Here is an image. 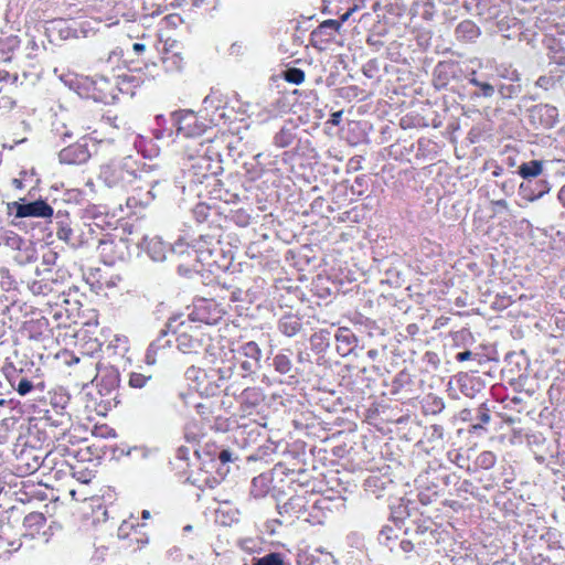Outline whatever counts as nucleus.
Instances as JSON below:
<instances>
[{
    "label": "nucleus",
    "mask_w": 565,
    "mask_h": 565,
    "mask_svg": "<svg viewBox=\"0 0 565 565\" xmlns=\"http://www.w3.org/2000/svg\"><path fill=\"white\" fill-rule=\"evenodd\" d=\"M277 327L284 335L291 338L301 330L302 323L297 315L286 313L278 320Z\"/></svg>",
    "instance_id": "nucleus-27"
},
{
    "label": "nucleus",
    "mask_w": 565,
    "mask_h": 565,
    "mask_svg": "<svg viewBox=\"0 0 565 565\" xmlns=\"http://www.w3.org/2000/svg\"><path fill=\"white\" fill-rule=\"evenodd\" d=\"M455 359L458 362L471 361L477 365H481L483 362H487V359L484 358L483 354L470 350L458 352Z\"/></svg>",
    "instance_id": "nucleus-46"
},
{
    "label": "nucleus",
    "mask_w": 565,
    "mask_h": 565,
    "mask_svg": "<svg viewBox=\"0 0 565 565\" xmlns=\"http://www.w3.org/2000/svg\"><path fill=\"white\" fill-rule=\"evenodd\" d=\"M282 78L288 83L299 85L305 81V72L297 67H288L282 72Z\"/></svg>",
    "instance_id": "nucleus-48"
},
{
    "label": "nucleus",
    "mask_w": 565,
    "mask_h": 565,
    "mask_svg": "<svg viewBox=\"0 0 565 565\" xmlns=\"http://www.w3.org/2000/svg\"><path fill=\"white\" fill-rule=\"evenodd\" d=\"M404 515L409 516L411 513L407 510V504L401 503L392 513V521L395 526L384 525L379 533L377 540L380 544L386 546L391 552L395 551L396 539L398 537L397 531L401 529Z\"/></svg>",
    "instance_id": "nucleus-10"
},
{
    "label": "nucleus",
    "mask_w": 565,
    "mask_h": 565,
    "mask_svg": "<svg viewBox=\"0 0 565 565\" xmlns=\"http://www.w3.org/2000/svg\"><path fill=\"white\" fill-rule=\"evenodd\" d=\"M551 184L547 180H530L519 185V195L526 202H535L542 199L551 191Z\"/></svg>",
    "instance_id": "nucleus-20"
},
{
    "label": "nucleus",
    "mask_w": 565,
    "mask_h": 565,
    "mask_svg": "<svg viewBox=\"0 0 565 565\" xmlns=\"http://www.w3.org/2000/svg\"><path fill=\"white\" fill-rule=\"evenodd\" d=\"M330 335L331 334L328 330H320L319 332L313 333L310 337L311 349L317 353L324 352L330 345Z\"/></svg>",
    "instance_id": "nucleus-39"
},
{
    "label": "nucleus",
    "mask_w": 565,
    "mask_h": 565,
    "mask_svg": "<svg viewBox=\"0 0 565 565\" xmlns=\"http://www.w3.org/2000/svg\"><path fill=\"white\" fill-rule=\"evenodd\" d=\"M491 210L494 215L501 214L503 212L509 213L510 212V205L507 200L500 199V200H492L490 202Z\"/></svg>",
    "instance_id": "nucleus-54"
},
{
    "label": "nucleus",
    "mask_w": 565,
    "mask_h": 565,
    "mask_svg": "<svg viewBox=\"0 0 565 565\" xmlns=\"http://www.w3.org/2000/svg\"><path fill=\"white\" fill-rule=\"evenodd\" d=\"M529 122L536 130H547L558 121V109L550 104H537L529 108Z\"/></svg>",
    "instance_id": "nucleus-8"
},
{
    "label": "nucleus",
    "mask_w": 565,
    "mask_h": 565,
    "mask_svg": "<svg viewBox=\"0 0 565 565\" xmlns=\"http://www.w3.org/2000/svg\"><path fill=\"white\" fill-rule=\"evenodd\" d=\"M222 318V310L217 305L209 301H201L194 306L192 312L188 316V322H201L209 326L215 324Z\"/></svg>",
    "instance_id": "nucleus-15"
},
{
    "label": "nucleus",
    "mask_w": 565,
    "mask_h": 565,
    "mask_svg": "<svg viewBox=\"0 0 565 565\" xmlns=\"http://www.w3.org/2000/svg\"><path fill=\"white\" fill-rule=\"evenodd\" d=\"M556 82L557 81L555 79V77L543 75L536 79L535 85L540 88L548 90L555 87Z\"/></svg>",
    "instance_id": "nucleus-57"
},
{
    "label": "nucleus",
    "mask_w": 565,
    "mask_h": 565,
    "mask_svg": "<svg viewBox=\"0 0 565 565\" xmlns=\"http://www.w3.org/2000/svg\"><path fill=\"white\" fill-rule=\"evenodd\" d=\"M271 478L268 475L262 473L252 480L250 494L256 498H264L270 491Z\"/></svg>",
    "instance_id": "nucleus-32"
},
{
    "label": "nucleus",
    "mask_w": 565,
    "mask_h": 565,
    "mask_svg": "<svg viewBox=\"0 0 565 565\" xmlns=\"http://www.w3.org/2000/svg\"><path fill=\"white\" fill-rule=\"evenodd\" d=\"M343 12H340L338 14L340 17L339 20L329 19L323 22H321L311 33V42L313 45L317 43H328L331 40H333L334 35L339 32L341 24L344 21H341V14Z\"/></svg>",
    "instance_id": "nucleus-22"
},
{
    "label": "nucleus",
    "mask_w": 565,
    "mask_h": 565,
    "mask_svg": "<svg viewBox=\"0 0 565 565\" xmlns=\"http://www.w3.org/2000/svg\"><path fill=\"white\" fill-rule=\"evenodd\" d=\"M387 483L388 484L392 483V481L387 478H383L380 476H370L365 480L364 487H365V491L374 494L376 498H380L381 491H383L385 489V486Z\"/></svg>",
    "instance_id": "nucleus-38"
},
{
    "label": "nucleus",
    "mask_w": 565,
    "mask_h": 565,
    "mask_svg": "<svg viewBox=\"0 0 565 565\" xmlns=\"http://www.w3.org/2000/svg\"><path fill=\"white\" fill-rule=\"evenodd\" d=\"M168 331L164 328L160 331L159 337L149 344L145 355V362L148 365L156 364L158 352L171 345V341L166 339Z\"/></svg>",
    "instance_id": "nucleus-26"
},
{
    "label": "nucleus",
    "mask_w": 565,
    "mask_h": 565,
    "mask_svg": "<svg viewBox=\"0 0 565 565\" xmlns=\"http://www.w3.org/2000/svg\"><path fill=\"white\" fill-rule=\"evenodd\" d=\"M426 544V540H414L412 536L407 539H402L398 543L395 544V551H401L405 555H408L411 552H415L416 555H420V553L425 550L424 545Z\"/></svg>",
    "instance_id": "nucleus-35"
},
{
    "label": "nucleus",
    "mask_w": 565,
    "mask_h": 565,
    "mask_svg": "<svg viewBox=\"0 0 565 565\" xmlns=\"http://www.w3.org/2000/svg\"><path fill=\"white\" fill-rule=\"evenodd\" d=\"M362 0H323V12L329 14H341V21L348 19L358 10L361 9Z\"/></svg>",
    "instance_id": "nucleus-21"
},
{
    "label": "nucleus",
    "mask_w": 565,
    "mask_h": 565,
    "mask_svg": "<svg viewBox=\"0 0 565 565\" xmlns=\"http://www.w3.org/2000/svg\"><path fill=\"white\" fill-rule=\"evenodd\" d=\"M190 450L191 449L186 446H180L175 451V457L180 460H188Z\"/></svg>",
    "instance_id": "nucleus-63"
},
{
    "label": "nucleus",
    "mask_w": 565,
    "mask_h": 565,
    "mask_svg": "<svg viewBox=\"0 0 565 565\" xmlns=\"http://www.w3.org/2000/svg\"><path fill=\"white\" fill-rule=\"evenodd\" d=\"M7 377L11 384V386L21 395V396H24L26 394H29L33 388H34V385L33 383L26 379L25 376L21 375L20 373L17 372L15 369H11V371H9L7 373Z\"/></svg>",
    "instance_id": "nucleus-29"
},
{
    "label": "nucleus",
    "mask_w": 565,
    "mask_h": 565,
    "mask_svg": "<svg viewBox=\"0 0 565 565\" xmlns=\"http://www.w3.org/2000/svg\"><path fill=\"white\" fill-rule=\"evenodd\" d=\"M296 139V127L292 125H285L278 132L275 134L273 142L278 148L289 147Z\"/></svg>",
    "instance_id": "nucleus-34"
},
{
    "label": "nucleus",
    "mask_w": 565,
    "mask_h": 565,
    "mask_svg": "<svg viewBox=\"0 0 565 565\" xmlns=\"http://www.w3.org/2000/svg\"><path fill=\"white\" fill-rule=\"evenodd\" d=\"M209 210V206L205 204H198L193 213L199 222H203L207 218Z\"/></svg>",
    "instance_id": "nucleus-59"
},
{
    "label": "nucleus",
    "mask_w": 565,
    "mask_h": 565,
    "mask_svg": "<svg viewBox=\"0 0 565 565\" xmlns=\"http://www.w3.org/2000/svg\"><path fill=\"white\" fill-rule=\"evenodd\" d=\"M308 500L305 495H292L282 505H277L278 514L281 519L271 520V523L281 525L285 522L291 521L294 518L301 516L307 510Z\"/></svg>",
    "instance_id": "nucleus-12"
},
{
    "label": "nucleus",
    "mask_w": 565,
    "mask_h": 565,
    "mask_svg": "<svg viewBox=\"0 0 565 565\" xmlns=\"http://www.w3.org/2000/svg\"><path fill=\"white\" fill-rule=\"evenodd\" d=\"M497 92L500 94L502 98H513L516 97L522 92V86L520 82L511 84H503L498 81Z\"/></svg>",
    "instance_id": "nucleus-43"
},
{
    "label": "nucleus",
    "mask_w": 565,
    "mask_h": 565,
    "mask_svg": "<svg viewBox=\"0 0 565 565\" xmlns=\"http://www.w3.org/2000/svg\"><path fill=\"white\" fill-rule=\"evenodd\" d=\"M262 356L263 351L257 342L246 341L241 343L234 350V364L237 365L239 375L243 379L254 381L255 375L262 369Z\"/></svg>",
    "instance_id": "nucleus-4"
},
{
    "label": "nucleus",
    "mask_w": 565,
    "mask_h": 565,
    "mask_svg": "<svg viewBox=\"0 0 565 565\" xmlns=\"http://www.w3.org/2000/svg\"><path fill=\"white\" fill-rule=\"evenodd\" d=\"M151 379L152 377L150 375L147 376L141 373L131 372L129 375V386L134 388H142L151 381Z\"/></svg>",
    "instance_id": "nucleus-52"
},
{
    "label": "nucleus",
    "mask_w": 565,
    "mask_h": 565,
    "mask_svg": "<svg viewBox=\"0 0 565 565\" xmlns=\"http://www.w3.org/2000/svg\"><path fill=\"white\" fill-rule=\"evenodd\" d=\"M467 79L469 84L476 87L472 97L490 99L497 93L498 81L492 73L471 71L467 75Z\"/></svg>",
    "instance_id": "nucleus-9"
},
{
    "label": "nucleus",
    "mask_w": 565,
    "mask_h": 565,
    "mask_svg": "<svg viewBox=\"0 0 565 565\" xmlns=\"http://www.w3.org/2000/svg\"><path fill=\"white\" fill-rule=\"evenodd\" d=\"M72 234L73 231L68 226H60L56 232L57 237L65 242L71 239Z\"/></svg>",
    "instance_id": "nucleus-62"
},
{
    "label": "nucleus",
    "mask_w": 565,
    "mask_h": 565,
    "mask_svg": "<svg viewBox=\"0 0 565 565\" xmlns=\"http://www.w3.org/2000/svg\"><path fill=\"white\" fill-rule=\"evenodd\" d=\"M234 367L235 364H232L223 367H212L206 371V373L203 374L207 382L204 387V394L211 396L216 395L221 386L233 376Z\"/></svg>",
    "instance_id": "nucleus-14"
},
{
    "label": "nucleus",
    "mask_w": 565,
    "mask_h": 565,
    "mask_svg": "<svg viewBox=\"0 0 565 565\" xmlns=\"http://www.w3.org/2000/svg\"><path fill=\"white\" fill-rule=\"evenodd\" d=\"M2 244L13 250H18L28 241L13 231H6L0 236Z\"/></svg>",
    "instance_id": "nucleus-42"
},
{
    "label": "nucleus",
    "mask_w": 565,
    "mask_h": 565,
    "mask_svg": "<svg viewBox=\"0 0 565 565\" xmlns=\"http://www.w3.org/2000/svg\"><path fill=\"white\" fill-rule=\"evenodd\" d=\"M8 214L14 213L17 218L36 217L49 218L53 216V207L42 199L35 201H26L20 199L19 201L9 202L7 204Z\"/></svg>",
    "instance_id": "nucleus-5"
},
{
    "label": "nucleus",
    "mask_w": 565,
    "mask_h": 565,
    "mask_svg": "<svg viewBox=\"0 0 565 565\" xmlns=\"http://www.w3.org/2000/svg\"><path fill=\"white\" fill-rule=\"evenodd\" d=\"M205 372L202 371L201 369H198L195 366H190L188 367V370L185 371V376L188 380H192V381H195L196 382V388L201 391V393H204V387H205V382H206V379H204L203 374Z\"/></svg>",
    "instance_id": "nucleus-45"
},
{
    "label": "nucleus",
    "mask_w": 565,
    "mask_h": 565,
    "mask_svg": "<svg viewBox=\"0 0 565 565\" xmlns=\"http://www.w3.org/2000/svg\"><path fill=\"white\" fill-rule=\"evenodd\" d=\"M473 381L466 377L463 381H460L459 383V390L460 392L467 396V397H470V398H473L475 397V388H473Z\"/></svg>",
    "instance_id": "nucleus-58"
},
{
    "label": "nucleus",
    "mask_w": 565,
    "mask_h": 565,
    "mask_svg": "<svg viewBox=\"0 0 565 565\" xmlns=\"http://www.w3.org/2000/svg\"><path fill=\"white\" fill-rule=\"evenodd\" d=\"M463 78L467 76L457 61H441L434 68L433 83L437 89L447 88L449 85L457 86Z\"/></svg>",
    "instance_id": "nucleus-6"
},
{
    "label": "nucleus",
    "mask_w": 565,
    "mask_h": 565,
    "mask_svg": "<svg viewBox=\"0 0 565 565\" xmlns=\"http://www.w3.org/2000/svg\"><path fill=\"white\" fill-rule=\"evenodd\" d=\"M413 383V377L408 371H399L392 381V394L412 392Z\"/></svg>",
    "instance_id": "nucleus-33"
},
{
    "label": "nucleus",
    "mask_w": 565,
    "mask_h": 565,
    "mask_svg": "<svg viewBox=\"0 0 565 565\" xmlns=\"http://www.w3.org/2000/svg\"><path fill=\"white\" fill-rule=\"evenodd\" d=\"M545 164L546 161L543 160L525 161L518 167L516 172L524 180L523 182H527L543 174Z\"/></svg>",
    "instance_id": "nucleus-25"
},
{
    "label": "nucleus",
    "mask_w": 565,
    "mask_h": 565,
    "mask_svg": "<svg viewBox=\"0 0 565 565\" xmlns=\"http://www.w3.org/2000/svg\"><path fill=\"white\" fill-rule=\"evenodd\" d=\"M53 131L62 139L63 142L67 139H73L74 137L73 131L65 124L56 125Z\"/></svg>",
    "instance_id": "nucleus-56"
},
{
    "label": "nucleus",
    "mask_w": 565,
    "mask_h": 565,
    "mask_svg": "<svg viewBox=\"0 0 565 565\" xmlns=\"http://www.w3.org/2000/svg\"><path fill=\"white\" fill-rule=\"evenodd\" d=\"M161 171L152 164L139 162L131 156L111 160L100 167L99 178L108 188L127 189L136 181L143 182L150 189L149 200L157 196L154 190L161 184Z\"/></svg>",
    "instance_id": "nucleus-1"
},
{
    "label": "nucleus",
    "mask_w": 565,
    "mask_h": 565,
    "mask_svg": "<svg viewBox=\"0 0 565 565\" xmlns=\"http://www.w3.org/2000/svg\"><path fill=\"white\" fill-rule=\"evenodd\" d=\"M497 81L501 78L508 79L513 83H518L521 81V75L518 70L513 68L511 65L501 64L495 67V73H493Z\"/></svg>",
    "instance_id": "nucleus-41"
},
{
    "label": "nucleus",
    "mask_w": 565,
    "mask_h": 565,
    "mask_svg": "<svg viewBox=\"0 0 565 565\" xmlns=\"http://www.w3.org/2000/svg\"><path fill=\"white\" fill-rule=\"evenodd\" d=\"M46 518L41 512H31L25 515L23 526L30 531V535L34 536L45 525Z\"/></svg>",
    "instance_id": "nucleus-36"
},
{
    "label": "nucleus",
    "mask_w": 565,
    "mask_h": 565,
    "mask_svg": "<svg viewBox=\"0 0 565 565\" xmlns=\"http://www.w3.org/2000/svg\"><path fill=\"white\" fill-rule=\"evenodd\" d=\"M178 134L184 137L193 138L201 136L205 129V124L201 122L196 115L191 110H183L177 115Z\"/></svg>",
    "instance_id": "nucleus-17"
},
{
    "label": "nucleus",
    "mask_w": 565,
    "mask_h": 565,
    "mask_svg": "<svg viewBox=\"0 0 565 565\" xmlns=\"http://www.w3.org/2000/svg\"><path fill=\"white\" fill-rule=\"evenodd\" d=\"M166 329L175 334L177 349L183 354H199L204 351L211 356H215L212 339L200 326H193L182 319V315H177L168 319Z\"/></svg>",
    "instance_id": "nucleus-3"
},
{
    "label": "nucleus",
    "mask_w": 565,
    "mask_h": 565,
    "mask_svg": "<svg viewBox=\"0 0 565 565\" xmlns=\"http://www.w3.org/2000/svg\"><path fill=\"white\" fill-rule=\"evenodd\" d=\"M125 248L126 243L122 238L116 241L110 235H106L104 238H102L97 246L100 257L107 265H113L117 260L124 259Z\"/></svg>",
    "instance_id": "nucleus-13"
},
{
    "label": "nucleus",
    "mask_w": 565,
    "mask_h": 565,
    "mask_svg": "<svg viewBox=\"0 0 565 565\" xmlns=\"http://www.w3.org/2000/svg\"><path fill=\"white\" fill-rule=\"evenodd\" d=\"M90 156L88 140L81 138L58 152V161L62 164H83L88 161Z\"/></svg>",
    "instance_id": "nucleus-11"
},
{
    "label": "nucleus",
    "mask_w": 565,
    "mask_h": 565,
    "mask_svg": "<svg viewBox=\"0 0 565 565\" xmlns=\"http://www.w3.org/2000/svg\"><path fill=\"white\" fill-rule=\"evenodd\" d=\"M291 355L292 351L290 349H285L274 355L271 365L277 373L286 375L292 371L294 364L291 362Z\"/></svg>",
    "instance_id": "nucleus-30"
},
{
    "label": "nucleus",
    "mask_w": 565,
    "mask_h": 565,
    "mask_svg": "<svg viewBox=\"0 0 565 565\" xmlns=\"http://www.w3.org/2000/svg\"><path fill=\"white\" fill-rule=\"evenodd\" d=\"M497 185L508 196H510L514 193V181L513 180H507V181L497 183Z\"/></svg>",
    "instance_id": "nucleus-61"
},
{
    "label": "nucleus",
    "mask_w": 565,
    "mask_h": 565,
    "mask_svg": "<svg viewBox=\"0 0 565 565\" xmlns=\"http://www.w3.org/2000/svg\"><path fill=\"white\" fill-rule=\"evenodd\" d=\"M43 422L44 427H53L60 429V435H54L56 439L61 436H65L66 430L72 425V417L67 412H60L57 408H47L44 411V415L40 418Z\"/></svg>",
    "instance_id": "nucleus-19"
},
{
    "label": "nucleus",
    "mask_w": 565,
    "mask_h": 565,
    "mask_svg": "<svg viewBox=\"0 0 565 565\" xmlns=\"http://www.w3.org/2000/svg\"><path fill=\"white\" fill-rule=\"evenodd\" d=\"M335 349L341 356L353 353L359 344V339L349 328H339L334 334Z\"/></svg>",
    "instance_id": "nucleus-23"
},
{
    "label": "nucleus",
    "mask_w": 565,
    "mask_h": 565,
    "mask_svg": "<svg viewBox=\"0 0 565 565\" xmlns=\"http://www.w3.org/2000/svg\"><path fill=\"white\" fill-rule=\"evenodd\" d=\"M404 534L412 536L414 540H426L425 536L427 534L433 536V530L429 529L426 521L413 522V526L406 527Z\"/></svg>",
    "instance_id": "nucleus-40"
},
{
    "label": "nucleus",
    "mask_w": 565,
    "mask_h": 565,
    "mask_svg": "<svg viewBox=\"0 0 565 565\" xmlns=\"http://www.w3.org/2000/svg\"><path fill=\"white\" fill-rule=\"evenodd\" d=\"M46 327H47V320L45 318H41L38 320H31V321L26 322L25 330L29 331L30 338L38 339L41 335L43 328H46Z\"/></svg>",
    "instance_id": "nucleus-47"
},
{
    "label": "nucleus",
    "mask_w": 565,
    "mask_h": 565,
    "mask_svg": "<svg viewBox=\"0 0 565 565\" xmlns=\"http://www.w3.org/2000/svg\"><path fill=\"white\" fill-rule=\"evenodd\" d=\"M94 34V29L90 26V22L84 21L77 24L74 29H67V34L65 38H88L89 34Z\"/></svg>",
    "instance_id": "nucleus-44"
},
{
    "label": "nucleus",
    "mask_w": 565,
    "mask_h": 565,
    "mask_svg": "<svg viewBox=\"0 0 565 565\" xmlns=\"http://www.w3.org/2000/svg\"><path fill=\"white\" fill-rule=\"evenodd\" d=\"M447 456H448V459L452 463L458 466L459 468L463 469V468L468 467V459L459 451H457V450L448 451Z\"/></svg>",
    "instance_id": "nucleus-53"
},
{
    "label": "nucleus",
    "mask_w": 565,
    "mask_h": 565,
    "mask_svg": "<svg viewBox=\"0 0 565 565\" xmlns=\"http://www.w3.org/2000/svg\"><path fill=\"white\" fill-rule=\"evenodd\" d=\"M224 393L226 396H233L237 399L241 411L245 415H250L252 412L265 401V394L260 387H246L239 394L233 384L225 386Z\"/></svg>",
    "instance_id": "nucleus-7"
},
{
    "label": "nucleus",
    "mask_w": 565,
    "mask_h": 565,
    "mask_svg": "<svg viewBox=\"0 0 565 565\" xmlns=\"http://www.w3.org/2000/svg\"><path fill=\"white\" fill-rule=\"evenodd\" d=\"M57 254L53 250H47L42 256V264L47 266L46 270H50V267L56 263Z\"/></svg>",
    "instance_id": "nucleus-60"
},
{
    "label": "nucleus",
    "mask_w": 565,
    "mask_h": 565,
    "mask_svg": "<svg viewBox=\"0 0 565 565\" xmlns=\"http://www.w3.org/2000/svg\"><path fill=\"white\" fill-rule=\"evenodd\" d=\"M497 462V457L492 451H482L476 459V465L481 469H491Z\"/></svg>",
    "instance_id": "nucleus-49"
},
{
    "label": "nucleus",
    "mask_w": 565,
    "mask_h": 565,
    "mask_svg": "<svg viewBox=\"0 0 565 565\" xmlns=\"http://www.w3.org/2000/svg\"><path fill=\"white\" fill-rule=\"evenodd\" d=\"M17 252L13 259L20 266L34 263L38 259L36 248L31 241H26Z\"/></svg>",
    "instance_id": "nucleus-31"
},
{
    "label": "nucleus",
    "mask_w": 565,
    "mask_h": 565,
    "mask_svg": "<svg viewBox=\"0 0 565 565\" xmlns=\"http://www.w3.org/2000/svg\"><path fill=\"white\" fill-rule=\"evenodd\" d=\"M139 248L151 260L163 262L167 258V253H171L172 245H167L159 236H145L139 243Z\"/></svg>",
    "instance_id": "nucleus-18"
},
{
    "label": "nucleus",
    "mask_w": 565,
    "mask_h": 565,
    "mask_svg": "<svg viewBox=\"0 0 565 565\" xmlns=\"http://www.w3.org/2000/svg\"><path fill=\"white\" fill-rule=\"evenodd\" d=\"M218 459L222 463L231 462L234 460L233 452L227 449H223L218 454Z\"/></svg>",
    "instance_id": "nucleus-64"
},
{
    "label": "nucleus",
    "mask_w": 565,
    "mask_h": 565,
    "mask_svg": "<svg viewBox=\"0 0 565 565\" xmlns=\"http://www.w3.org/2000/svg\"><path fill=\"white\" fill-rule=\"evenodd\" d=\"M87 97L97 103L113 104L116 99L115 87L107 78L97 77L88 84Z\"/></svg>",
    "instance_id": "nucleus-16"
},
{
    "label": "nucleus",
    "mask_w": 565,
    "mask_h": 565,
    "mask_svg": "<svg viewBox=\"0 0 565 565\" xmlns=\"http://www.w3.org/2000/svg\"><path fill=\"white\" fill-rule=\"evenodd\" d=\"M119 87L118 89L120 92H128V88H126L125 86L127 84H131L134 87H137L139 86L141 83H142V79L139 77V76H136V75H132V74H122L119 76Z\"/></svg>",
    "instance_id": "nucleus-51"
},
{
    "label": "nucleus",
    "mask_w": 565,
    "mask_h": 565,
    "mask_svg": "<svg viewBox=\"0 0 565 565\" xmlns=\"http://www.w3.org/2000/svg\"><path fill=\"white\" fill-rule=\"evenodd\" d=\"M491 420L490 409L486 403H481L475 411V417L472 424L469 426V434L475 436H483L487 434L486 425Z\"/></svg>",
    "instance_id": "nucleus-24"
},
{
    "label": "nucleus",
    "mask_w": 565,
    "mask_h": 565,
    "mask_svg": "<svg viewBox=\"0 0 565 565\" xmlns=\"http://www.w3.org/2000/svg\"><path fill=\"white\" fill-rule=\"evenodd\" d=\"M120 375L117 369L110 366L106 367L100 373V385L104 386L108 392L119 386Z\"/></svg>",
    "instance_id": "nucleus-37"
},
{
    "label": "nucleus",
    "mask_w": 565,
    "mask_h": 565,
    "mask_svg": "<svg viewBox=\"0 0 565 565\" xmlns=\"http://www.w3.org/2000/svg\"><path fill=\"white\" fill-rule=\"evenodd\" d=\"M171 252L180 257L186 255L191 258L190 262L178 265L179 275L191 277L192 274L200 271L199 264L202 266L216 264L214 256L221 253L220 239L214 234H201L191 243H185L182 239L177 241L172 245Z\"/></svg>",
    "instance_id": "nucleus-2"
},
{
    "label": "nucleus",
    "mask_w": 565,
    "mask_h": 565,
    "mask_svg": "<svg viewBox=\"0 0 565 565\" xmlns=\"http://www.w3.org/2000/svg\"><path fill=\"white\" fill-rule=\"evenodd\" d=\"M445 408V402L439 396L429 395L426 401V411L430 414H439Z\"/></svg>",
    "instance_id": "nucleus-50"
},
{
    "label": "nucleus",
    "mask_w": 565,
    "mask_h": 565,
    "mask_svg": "<svg viewBox=\"0 0 565 565\" xmlns=\"http://www.w3.org/2000/svg\"><path fill=\"white\" fill-rule=\"evenodd\" d=\"M423 362L430 366L433 370H437L440 364V359L436 352L427 351L423 355Z\"/></svg>",
    "instance_id": "nucleus-55"
},
{
    "label": "nucleus",
    "mask_w": 565,
    "mask_h": 565,
    "mask_svg": "<svg viewBox=\"0 0 565 565\" xmlns=\"http://www.w3.org/2000/svg\"><path fill=\"white\" fill-rule=\"evenodd\" d=\"M456 38L460 41H475L481 34L480 28L471 20L461 21L455 30Z\"/></svg>",
    "instance_id": "nucleus-28"
}]
</instances>
